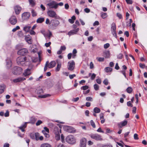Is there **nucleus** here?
<instances>
[{"label":"nucleus","instance_id":"obj_50","mask_svg":"<svg viewBox=\"0 0 147 147\" xmlns=\"http://www.w3.org/2000/svg\"><path fill=\"white\" fill-rule=\"evenodd\" d=\"M35 134L31 133L30 134V137L32 139H35Z\"/></svg>","mask_w":147,"mask_h":147},{"label":"nucleus","instance_id":"obj_56","mask_svg":"<svg viewBox=\"0 0 147 147\" xmlns=\"http://www.w3.org/2000/svg\"><path fill=\"white\" fill-rule=\"evenodd\" d=\"M9 116V112L8 110H7L6 113L4 114V116L5 117H8Z\"/></svg>","mask_w":147,"mask_h":147},{"label":"nucleus","instance_id":"obj_29","mask_svg":"<svg viewBox=\"0 0 147 147\" xmlns=\"http://www.w3.org/2000/svg\"><path fill=\"white\" fill-rule=\"evenodd\" d=\"M65 128L66 129V130L67 132L69 133L72 132L73 131V130L72 129V127L70 126H66L65 127Z\"/></svg>","mask_w":147,"mask_h":147},{"label":"nucleus","instance_id":"obj_45","mask_svg":"<svg viewBox=\"0 0 147 147\" xmlns=\"http://www.w3.org/2000/svg\"><path fill=\"white\" fill-rule=\"evenodd\" d=\"M20 29V27L18 26H17L16 27L13 28L12 30V31L13 32H16L17 30H18Z\"/></svg>","mask_w":147,"mask_h":147},{"label":"nucleus","instance_id":"obj_15","mask_svg":"<svg viewBox=\"0 0 147 147\" xmlns=\"http://www.w3.org/2000/svg\"><path fill=\"white\" fill-rule=\"evenodd\" d=\"M79 30V28H78L76 29L75 30H71L68 33V34L69 36H70L71 35L76 34H77V32Z\"/></svg>","mask_w":147,"mask_h":147},{"label":"nucleus","instance_id":"obj_57","mask_svg":"<svg viewBox=\"0 0 147 147\" xmlns=\"http://www.w3.org/2000/svg\"><path fill=\"white\" fill-rule=\"evenodd\" d=\"M139 66L141 68L144 69L145 67L146 66L144 64H142L141 63H139Z\"/></svg>","mask_w":147,"mask_h":147},{"label":"nucleus","instance_id":"obj_60","mask_svg":"<svg viewBox=\"0 0 147 147\" xmlns=\"http://www.w3.org/2000/svg\"><path fill=\"white\" fill-rule=\"evenodd\" d=\"M48 126L49 127L53 129L54 127H55L53 125V124L51 123H49L48 124Z\"/></svg>","mask_w":147,"mask_h":147},{"label":"nucleus","instance_id":"obj_27","mask_svg":"<svg viewBox=\"0 0 147 147\" xmlns=\"http://www.w3.org/2000/svg\"><path fill=\"white\" fill-rule=\"evenodd\" d=\"M11 62L9 59H7V60L6 65L8 68H9L11 66Z\"/></svg>","mask_w":147,"mask_h":147},{"label":"nucleus","instance_id":"obj_22","mask_svg":"<svg viewBox=\"0 0 147 147\" xmlns=\"http://www.w3.org/2000/svg\"><path fill=\"white\" fill-rule=\"evenodd\" d=\"M28 1L31 7H33L36 5V1L35 0H28Z\"/></svg>","mask_w":147,"mask_h":147},{"label":"nucleus","instance_id":"obj_41","mask_svg":"<svg viewBox=\"0 0 147 147\" xmlns=\"http://www.w3.org/2000/svg\"><path fill=\"white\" fill-rule=\"evenodd\" d=\"M126 90L128 93H130L132 91V89L131 87H129Z\"/></svg>","mask_w":147,"mask_h":147},{"label":"nucleus","instance_id":"obj_18","mask_svg":"<svg viewBox=\"0 0 147 147\" xmlns=\"http://www.w3.org/2000/svg\"><path fill=\"white\" fill-rule=\"evenodd\" d=\"M25 80V78L21 77L13 80V81L14 83H18L23 81Z\"/></svg>","mask_w":147,"mask_h":147},{"label":"nucleus","instance_id":"obj_30","mask_svg":"<svg viewBox=\"0 0 147 147\" xmlns=\"http://www.w3.org/2000/svg\"><path fill=\"white\" fill-rule=\"evenodd\" d=\"M76 19L75 16H73L71 19H69V22L71 24H73L74 22Z\"/></svg>","mask_w":147,"mask_h":147},{"label":"nucleus","instance_id":"obj_51","mask_svg":"<svg viewBox=\"0 0 147 147\" xmlns=\"http://www.w3.org/2000/svg\"><path fill=\"white\" fill-rule=\"evenodd\" d=\"M110 46V44L108 43H107L104 45V47L105 49H107Z\"/></svg>","mask_w":147,"mask_h":147},{"label":"nucleus","instance_id":"obj_33","mask_svg":"<svg viewBox=\"0 0 147 147\" xmlns=\"http://www.w3.org/2000/svg\"><path fill=\"white\" fill-rule=\"evenodd\" d=\"M31 28L30 26H26L24 28L23 30L25 32H28L29 31Z\"/></svg>","mask_w":147,"mask_h":147},{"label":"nucleus","instance_id":"obj_64","mask_svg":"<svg viewBox=\"0 0 147 147\" xmlns=\"http://www.w3.org/2000/svg\"><path fill=\"white\" fill-rule=\"evenodd\" d=\"M56 147H65L64 145L61 143L58 144Z\"/></svg>","mask_w":147,"mask_h":147},{"label":"nucleus","instance_id":"obj_36","mask_svg":"<svg viewBox=\"0 0 147 147\" xmlns=\"http://www.w3.org/2000/svg\"><path fill=\"white\" fill-rule=\"evenodd\" d=\"M94 111L95 113H98L100 111V109L97 107H95L93 110Z\"/></svg>","mask_w":147,"mask_h":147},{"label":"nucleus","instance_id":"obj_8","mask_svg":"<svg viewBox=\"0 0 147 147\" xmlns=\"http://www.w3.org/2000/svg\"><path fill=\"white\" fill-rule=\"evenodd\" d=\"M47 5L49 8L56 9L57 8V5L56 4V2L55 1H52L48 3Z\"/></svg>","mask_w":147,"mask_h":147},{"label":"nucleus","instance_id":"obj_62","mask_svg":"<svg viewBox=\"0 0 147 147\" xmlns=\"http://www.w3.org/2000/svg\"><path fill=\"white\" fill-rule=\"evenodd\" d=\"M123 56V55L121 53H119L117 55V58L119 59H121L122 58Z\"/></svg>","mask_w":147,"mask_h":147},{"label":"nucleus","instance_id":"obj_44","mask_svg":"<svg viewBox=\"0 0 147 147\" xmlns=\"http://www.w3.org/2000/svg\"><path fill=\"white\" fill-rule=\"evenodd\" d=\"M38 57H39V59L40 61L41 60V57H42V52L41 51H39L38 52Z\"/></svg>","mask_w":147,"mask_h":147},{"label":"nucleus","instance_id":"obj_24","mask_svg":"<svg viewBox=\"0 0 147 147\" xmlns=\"http://www.w3.org/2000/svg\"><path fill=\"white\" fill-rule=\"evenodd\" d=\"M103 56L105 58H109L110 57V52L108 51L103 53Z\"/></svg>","mask_w":147,"mask_h":147},{"label":"nucleus","instance_id":"obj_20","mask_svg":"<svg viewBox=\"0 0 147 147\" xmlns=\"http://www.w3.org/2000/svg\"><path fill=\"white\" fill-rule=\"evenodd\" d=\"M56 65V62L55 61H52L49 63L48 67L49 68H51L54 67Z\"/></svg>","mask_w":147,"mask_h":147},{"label":"nucleus","instance_id":"obj_9","mask_svg":"<svg viewBox=\"0 0 147 147\" xmlns=\"http://www.w3.org/2000/svg\"><path fill=\"white\" fill-rule=\"evenodd\" d=\"M90 137L96 140H101L102 139L101 136L98 134H91L90 135Z\"/></svg>","mask_w":147,"mask_h":147},{"label":"nucleus","instance_id":"obj_12","mask_svg":"<svg viewBox=\"0 0 147 147\" xmlns=\"http://www.w3.org/2000/svg\"><path fill=\"white\" fill-rule=\"evenodd\" d=\"M30 16V13L29 12H24L22 15L23 19L25 20L28 19Z\"/></svg>","mask_w":147,"mask_h":147},{"label":"nucleus","instance_id":"obj_48","mask_svg":"<svg viewBox=\"0 0 147 147\" xmlns=\"http://www.w3.org/2000/svg\"><path fill=\"white\" fill-rule=\"evenodd\" d=\"M90 123L91 125L94 128H95L96 127V126L95 124V123L92 120H91L90 121Z\"/></svg>","mask_w":147,"mask_h":147},{"label":"nucleus","instance_id":"obj_58","mask_svg":"<svg viewBox=\"0 0 147 147\" xmlns=\"http://www.w3.org/2000/svg\"><path fill=\"white\" fill-rule=\"evenodd\" d=\"M138 135L137 134H135L134 136V138L135 140H137L138 139Z\"/></svg>","mask_w":147,"mask_h":147},{"label":"nucleus","instance_id":"obj_3","mask_svg":"<svg viewBox=\"0 0 147 147\" xmlns=\"http://www.w3.org/2000/svg\"><path fill=\"white\" fill-rule=\"evenodd\" d=\"M53 129V132L55 135V138L57 140L60 139V132L61 133V130L57 126H55Z\"/></svg>","mask_w":147,"mask_h":147},{"label":"nucleus","instance_id":"obj_13","mask_svg":"<svg viewBox=\"0 0 147 147\" xmlns=\"http://www.w3.org/2000/svg\"><path fill=\"white\" fill-rule=\"evenodd\" d=\"M50 23L53 27H57L59 24V21L55 20H52L51 21Z\"/></svg>","mask_w":147,"mask_h":147},{"label":"nucleus","instance_id":"obj_32","mask_svg":"<svg viewBox=\"0 0 147 147\" xmlns=\"http://www.w3.org/2000/svg\"><path fill=\"white\" fill-rule=\"evenodd\" d=\"M77 53V51L76 49H74L72 52V58H74L76 56V54Z\"/></svg>","mask_w":147,"mask_h":147},{"label":"nucleus","instance_id":"obj_6","mask_svg":"<svg viewBox=\"0 0 147 147\" xmlns=\"http://www.w3.org/2000/svg\"><path fill=\"white\" fill-rule=\"evenodd\" d=\"M22 69L20 67L16 66L14 67L12 70V73L15 75H18L21 74Z\"/></svg>","mask_w":147,"mask_h":147},{"label":"nucleus","instance_id":"obj_53","mask_svg":"<svg viewBox=\"0 0 147 147\" xmlns=\"http://www.w3.org/2000/svg\"><path fill=\"white\" fill-rule=\"evenodd\" d=\"M88 88V86H84L82 87L81 88V89H82L83 90H85Z\"/></svg>","mask_w":147,"mask_h":147},{"label":"nucleus","instance_id":"obj_31","mask_svg":"<svg viewBox=\"0 0 147 147\" xmlns=\"http://www.w3.org/2000/svg\"><path fill=\"white\" fill-rule=\"evenodd\" d=\"M45 19L44 18H40L37 19L36 22L38 23H41L44 21Z\"/></svg>","mask_w":147,"mask_h":147},{"label":"nucleus","instance_id":"obj_38","mask_svg":"<svg viewBox=\"0 0 147 147\" xmlns=\"http://www.w3.org/2000/svg\"><path fill=\"white\" fill-rule=\"evenodd\" d=\"M50 95L49 94H46L42 95H40L38 96V97L41 98H45L46 97H48L50 96Z\"/></svg>","mask_w":147,"mask_h":147},{"label":"nucleus","instance_id":"obj_61","mask_svg":"<svg viewBox=\"0 0 147 147\" xmlns=\"http://www.w3.org/2000/svg\"><path fill=\"white\" fill-rule=\"evenodd\" d=\"M102 147H113V146L111 144H109L103 145L102 146Z\"/></svg>","mask_w":147,"mask_h":147},{"label":"nucleus","instance_id":"obj_42","mask_svg":"<svg viewBox=\"0 0 147 147\" xmlns=\"http://www.w3.org/2000/svg\"><path fill=\"white\" fill-rule=\"evenodd\" d=\"M49 64V61H47L45 63V66L44 68V71H45L47 69V67H48V65Z\"/></svg>","mask_w":147,"mask_h":147},{"label":"nucleus","instance_id":"obj_37","mask_svg":"<svg viewBox=\"0 0 147 147\" xmlns=\"http://www.w3.org/2000/svg\"><path fill=\"white\" fill-rule=\"evenodd\" d=\"M105 71L107 73L111 72L112 70V69L111 68L108 67L105 68Z\"/></svg>","mask_w":147,"mask_h":147},{"label":"nucleus","instance_id":"obj_16","mask_svg":"<svg viewBox=\"0 0 147 147\" xmlns=\"http://www.w3.org/2000/svg\"><path fill=\"white\" fill-rule=\"evenodd\" d=\"M14 9L16 14H19L21 10V7L18 5H16L14 7Z\"/></svg>","mask_w":147,"mask_h":147},{"label":"nucleus","instance_id":"obj_11","mask_svg":"<svg viewBox=\"0 0 147 147\" xmlns=\"http://www.w3.org/2000/svg\"><path fill=\"white\" fill-rule=\"evenodd\" d=\"M28 52L27 50L25 48L20 50L18 52V54L19 55H24Z\"/></svg>","mask_w":147,"mask_h":147},{"label":"nucleus","instance_id":"obj_14","mask_svg":"<svg viewBox=\"0 0 147 147\" xmlns=\"http://www.w3.org/2000/svg\"><path fill=\"white\" fill-rule=\"evenodd\" d=\"M86 139L83 138L80 140V146L81 147H86Z\"/></svg>","mask_w":147,"mask_h":147},{"label":"nucleus","instance_id":"obj_21","mask_svg":"<svg viewBox=\"0 0 147 147\" xmlns=\"http://www.w3.org/2000/svg\"><path fill=\"white\" fill-rule=\"evenodd\" d=\"M31 74L30 69H27L24 70L23 74L24 76H26L30 75Z\"/></svg>","mask_w":147,"mask_h":147},{"label":"nucleus","instance_id":"obj_17","mask_svg":"<svg viewBox=\"0 0 147 147\" xmlns=\"http://www.w3.org/2000/svg\"><path fill=\"white\" fill-rule=\"evenodd\" d=\"M127 123V121L126 120H124V121H121L118 124L119 127L121 128L123 127L126 125Z\"/></svg>","mask_w":147,"mask_h":147},{"label":"nucleus","instance_id":"obj_19","mask_svg":"<svg viewBox=\"0 0 147 147\" xmlns=\"http://www.w3.org/2000/svg\"><path fill=\"white\" fill-rule=\"evenodd\" d=\"M25 39L26 41L29 44L32 43V40L31 37L29 35H28L25 36Z\"/></svg>","mask_w":147,"mask_h":147},{"label":"nucleus","instance_id":"obj_49","mask_svg":"<svg viewBox=\"0 0 147 147\" xmlns=\"http://www.w3.org/2000/svg\"><path fill=\"white\" fill-rule=\"evenodd\" d=\"M86 100L89 101H93V99L91 97H88L86 98Z\"/></svg>","mask_w":147,"mask_h":147},{"label":"nucleus","instance_id":"obj_5","mask_svg":"<svg viewBox=\"0 0 147 147\" xmlns=\"http://www.w3.org/2000/svg\"><path fill=\"white\" fill-rule=\"evenodd\" d=\"M66 141L70 144H74L75 143L76 140L72 135H69L66 138Z\"/></svg>","mask_w":147,"mask_h":147},{"label":"nucleus","instance_id":"obj_1","mask_svg":"<svg viewBox=\"0 0 147 147\" xmlns=\"http://www.w3.org/2000/svg\"><path fill=\"white\" fill-rule=\"evenodd\" d=\"M17 62L19 65H28L29 64L28 62V57H24L23 56H20L17 59Z\"/></svg>","mask_w":147,"mask_h":147},{"label":"nucleus","instance_id":"obj_28","mask_svg":"<svg viewBox=\"0 0 147 147\" xmlns=\"http://www.w3.org/2000/svg\"><path fill=\"white\" fill-rule=\"evenodd\" d=\"M5 86L4 85L0 86V94L3 93L5 89Z\"/></svg>","mask_w":147,"mask_h":147},{"label":"nucleus","instance_id":"obj_63","mask_svg":"<svg viewBox=\"0 0 147 147\" xmlns=\"http://www.w3.org/2000/svg\"><path fill=\"white\" fill-rule=\"evenodd\" d=\"M66 49V47L65 46H61L60 48V49L62 51H65Z\"/></svg>","mask_w":147,"mask_h":147},{"label":"nucleus","instance_id":"obj_43","mask_svg":"<svg viewBox=\"0 0 147 147\" xmlns=\"http://www.w3.org/2000/svg\"><path fill=\"white\" fill-rule=\"evenodd\" d=\"M18 34L19 37H23L24 36V34L21 31H18Z\"/></svg>","mask_w":147,"mask_h":147},{"label":"nucleus","instance_id":"obj_26","mask_svg":"<svg viewBox=\"0 0 147 147\" xmlns=\"http://www.w3.org/2000/svg\"><path fill=\"white\" fill-rule=\"evenodd\" d=\"M40 147H52V146L50 144L45 143L41 144L40 145Z\"/></svg>","mask_w":147,"mask_h":147},{"label":"nucleus","instance_id":"obj_2","mask_svg":"<svg viewBox=\"0 0 147 147\" xmlns=\"http://www.w3.org/2000/svg\"><path fill=\"white\" fill-rule=\"evenodd\" d=\"M36 120L37 119L34 117H32L30 118V122H25L24 125H21L20 127H19L18 128L20 129L22 131L24 132L25 131L24 129L26 127L27 124L28 123H30L32 124H34L36 121Z\"/></svg>","mask_w":147,"mask_h":147},{"label":"nucleus","instance_id":"obj_47","mask_svg":"<svg viewBox=\"0 0 147 147\" xmlns=\"http://www.w3.org/2000/svg\"><path fill=\"white\" fill-rule=\"evenodd\" d=\"M97 60L99 62L103 61L104 60V58L103 57H97Z\"/></svg>","mask_w":147,"mask_h":147},{"label":"nucleus","instance_id":"obj_46","mask_svg":"<svg viewBox=\"0 0 147 147\" xmlns=\"http://www.w3.org/2000/svg\"><path fill=\"white\" fill-rule=\"evenodd\" d=\"M94 89L96 90H98L99 86L98 84H95L94 85Z\"/></svg>","mask_w":147,"mask_h":147},{"label":"nucleus","instance_id":"obj_10","mask_svg":"<svg viewBox=\"0 0 147 147\" xmlns=\"http://www.w3.org/2000/svg\"><path fill=\"white\" fill-rule=\"evenodd\" d=\"M10 23L12 25H15L17 22V18L15 16H12L9 19Z\"/></svg>","mask_w":147,"mask_h":147},{"label":"nucleus","instance_id":"obj_34","mask_svg":"<svg viewBox=\"0 0 147 147\" xmlns=\"http://www.w3.org/2000/svg\"><path fill=\"white\" fill-rule=\"evenodd\" d=\"M116 26L115 24L114 23H113L112 24L111 28V31H116Z\"/></svg>","mask_w":147,"mask_h":147},{"label":"nucleus","instance_id":"obj_25","mask_svg":"<svg viewBox=\"0 0 147 147\" xmlns=\"http://www.w3.org/2000/svg\"><path fill=\"white\" fill-rule=\"evenodd\" d=\"M28 57V61H30V59H32V61L33 62H36L38 60V59L37 57H33L32 58H31L30 57Z\"/></svg>","mask_w":147,"mask_h":147},{"label":"nucleus","instance_id":"obj_39","mask_svg":"<svg viewBox=\"0 0 147 147\" xmlns=\"http://www.w3.org/2000/svg\"><path fill=\"white\" fill-rule=\"evenodd\" d=\"M107 15L106 13H101V17L103 19H105L107 17Z\"/></svg>","mask_w":147,"mask_h":147},{"label":"nucleus","instance_id":"obj_7","mask_svg":"<svg viewBox=\"0 0 147 147\" xmlns=\"http://www.w3.org/2000/svg\"><path fill=\"white\" fill-rule=\"evenodd\" d=\"M75 63L73 60L69 61L68 63L67 68L68 70H73L75 67Z\"/></svg>","mask_w":147,"mask_h":147},{"label":"nucleus","instance_id":"obj_52","mask_svg":"<svg viewBox=\"0 0 147 147\" xmlns=\"http://www.w3.org/2000/svg\"><path fill=\"white\" fill-rule=\"evenodd\" d=\"M42 121L40 120H38L37 121L36 123V126H38L40 125V124L42 123Z\"/></svg>","mask_w":147,"mask_h":147},{"label":"nucleus","instance_id":"obj_59","mask_svg":"<svg viewBox=\"0 0 147 147\" xmlns=\"http://www.w3.org/2000/svg\"><path fill=\"white\" fill-rule=\"evenodd\" d=\"M103 83L106 85H107L108 83V80L107 79H105L103 82Z\"/></svg>","mask_w":147,"mask_h":147},{"label":"nucleus","instance_id":"obj_4","mask_svg":"<svg viewBox=\"0 0 147 147\" xmlns=\"http://www.w3.org/2000/svg\"><path fill=\"white\" fill-rule=\"evenodd\" d=\"M47 14L48 16L50 17L58 19H60V17L58 16L56 14V12L52 10H49L47 12Z\"/></svg>","mask_w":147,"mask_h":147},{"label":"nucleus","instance_id":"obj_35","mask_svg":"<svg viewBox=\"0 0 147 147\" xmlns=\"http://www.w3.org/2000/svg\"><path fill=\"white\" fill-rule=\"evenodd\" d=\"M32 16V17L36 16L37 15V13L36 11L34 9H32L31 10Z\"/></svg>","mask_w":147,"mask_h":147},{"label":"nucleus","instance_id":"obj_55","mask_svg":"<svg viewBox=\"0 0 147 147\" xmlns=\"http://www.w3.org/2000/svg\"><path fill=\"white\" fill-rule=\"evenodd\" d=\"M96 76V75L95 74H94V73L92 74L91 76V80H94V78H95Z\"/></svg>","mask_w":147,"mask_h":147},{"label":"nucleus","instance_id":"obj_23","mask_svg":"<svg viewBox=\"0 0 147 147\" xmlns=\"http://www.w3.org/2000/svg\"><path fill=\"white\" fill-rule=\"evenodd\" d=\"M57 65L55 68V71H59L61 67V62L57 61Z\"/></svg>","mask_w":147,"mask_h":147},{"label":"nucleus","instance_id":"obj_40","mask_svg":"<svg viewBox=\"0 0 147 147\" xmlns=\"http://www.w3.org/2000/svg\"><path fill=\"white\" fill-rule=\"evenodd\" d=\"M35 140L37 141L39 140V134L38 133H35Z\"/></svg>","mask_w":147,"mask_h":147},{"label":"nucleus","instance_id":"obj_54","mask_svg":"<svg viewBox=\"0 0 147 147\" xmlns=\"http://www.w3.org/2000/svg\"><path fill=\"white\" fill-rule=\"evenodd\" d=\"M43 90L42 89L40 88L39 89H38V90L37 91V93L38 94H40L41 93H43Z\"/></svg>","mask_w":147,"mask_h":147}]
</instances>
